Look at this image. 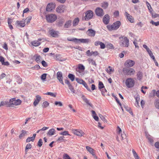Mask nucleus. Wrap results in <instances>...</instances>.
Returning <instances> with one entry per match:
<instances>
[{"instance_id":"26","label":"nucleus","mask_w":159,"mask_h":159,"mask_svg":"<svg viewBox=\"0 0 159 159\" xmlns=\"http://www.w3.org/2000/svg\"><path fill=\"white\" fill-rule=\"evenodd\" d=\"M16 23L18 25H20L21 27H24L25 25V22L23 21H17Z\"/></svg>"},{"instance_id":"17","label":"nucleus","mask_w":159,"mask_h":159,"mask_svg":"<svg viewBox=\"0 0 159 159\" xmlns=\"http://www.w3.org/2000/svg\"><path fill=\"white\" fill-rule=\"evenodd\" d=\"M86 148L87 150L90 152V153L92 155L94 158H97V157L95 155L94 153V150L92 148L88 146H86Z\"/></svg>"},{"instance_id":"11","label":"nucleus","mask_w":159,"mask_h":159,"mask_svg":"<svg viewBox=\"0 0 159 159\" xmlns=\"http://www.w3.org/2000/svg\"><path fill=\"white\" fill-rule=\"evenodd\" d=\"M135 64V62L133 61L128 60L125 63L124 65L127 67H132Z\"/></svg>"},{"instance_id":"39","label":"nucleus","mask_w":159,"mask_h":159,"mask_svg":"<svg viewBox=\"0 0 159 159\" xmlns=\"http://www.w3.org/2000/svg\"><path fill=\"white\" fill-rule=\"evenodd\" d=\"M22 133L20 134V135L19 136V137L20 139L21 138L25 136V134H26L27 132L24 130H22Z\"/></svg>"},{"instance_id":"5","label":"nucleus","mask_w":159,"mask_h":159,"mask_svg":"<svg viewBox=\"0 0 159 159\" xmlns=\"http://www.w3.org/2000/svg\"><path fill=\"white\" fill-rule=\"evenodd\" d=\"M123 72L126 75L130 76L134 75L135 73L134 70L131 68H124L123 69Z\"/></svg>"},{"instance_id":"59","label":"nucleus","mask_w":159,"mask_h":159,"mask_svg":"<svg viewBox=\"0 0 159 159\" xmlns=\"http://www.w3.org/2000/svg\"><path fill=\"white\" fill-rule=\"evenodd\" d=\"M113 14L116 17L118 16L119 15V11H116L114 12Z\"/></svg>"},{"instance_id":"47","label":"nucleus","mask_w":159,"mask_h":159,"mask_svg":"<svg viewBox=\"0 0 159 159\" xmlns=\"http://www.w3.org/2000/svg\"><path fill=\"white\" fill-rule=\"evenodd\" d=\"M155 107L158 109H159V100H157L154 103Z\"/></svg>"},{"instance_id":"62","label":"nucleus","mask_w":159,"mask_h":159,"mask_svg":"<svg viewBox=\"0 0 159 159\" xmlns=\"http://www.w3.org/2000/svg\"><path fill=\"white\" fill-rule=\"evenodd\" d=\"M92 55H93V56H96L98 55L99 54V53L97 51H96L95 52L92 51Z\"/></svg>"},{"instance_id":"9","label":"nucleus","mask_w":159,"mask_h":159,"mask_svg":"<svg viewBox=\"0 0 159 159\" xmlns=\"http://www.w3.org/2000/svg\"><path fill=\"white\" fill-rule=\"evenodd\" d=\"M66 6L64 5H61L58 7L56 9V11L59 13H62L66 10Z\"/></svg>"},{"instance_id":"8","label":"nucleus","mask_w":159,"mask_h":159,"mask_svg":"<svg viewBox=\"0 0 159 159\" xmlns=\"http://www.w3.org/2000/svg\"><path fill=\"white\" fill-rule=\"evenodd\" d=\"M93 17V12L92 11H87L85 13V16L84 17L85 20H88L91 19Z\"/></svg>"},{"instance_id":"33","label":"nucleus","mask_w":159,"mask_h":159,"mask_svg":"<svg viewBox=\"0 0 159 159\" xmlns=\"http://www.w3.org/2000/svg\"><path fill=\"white\" fill-rule=\"evenodd\" d=\"M79 20L78 18H76L74 19L73 21V25L75 26L78 24Z\"/></svg>"},{"instance_id":"20","label":"nucleus","mask_w":159,"mask_h":159,"mask_svg":"<svg viewBox=\"0 0 159 159\" xmlns=\"http://www.w3.org/2000/svg\"><path fill=\"white\" fill-rule=\"evenodd\" d=\"M41 99V98L40 96L39 95H37L36 96V99L33 103L34 105L35 106H36L40 101Z\"/></svg>"},{"instance_id":"7","label":"nucleus","mask_w":159,"mask_h":159,"mask_svg":"<svg viewBox=\"0 0 159 159\" xmlns=\"http://www.w3.org/2000/svg\"><path fill=\"white\" fill-rule=\"evenodd\" d=\"M21 101L19 99H16V98H13L10 100L9 103L10 107L11 105L17 106L20 105L21 103Z\"/></svg>"},{"instance_id":"31","label":"nucleus","mask_w":159,"mask_h":159,"mask_svg":"<svg viewBox=\"0 0 159 159\" xmlns=\"http://www.w3.org/2000/svg\"><path fill=\"white\" fill-rule=\"evenodd\" d=\"M82 98L83 99V100L86 102V103L88 104L89 105L91 106V103L89 102V101L88 100V99L85 97V96L83 95L82 96Z\"/></svg>"},{"instance_id":"38","label":"nucleus","mask_w":159,"mask_h":159,"mask_svg":"<svg viewBox=\"0 0 159 159\" xmlns=\"http://www.w3.org/2000/svg\"><path fill=\"white\" fill-rule=\"evenodd\" d=\"M77 69L80 70L84 71L85 69V67L83 65L80 64L79 65L78 68Z\"/></svg>"},{"instance_id":"57","label":"nucleus","mask_w":159,"mask_h":159,"mask_svg":"<svg viewBox=\"0 0 159 159\" xmlns=\"http://www.w3.org/2000/svg\"><path fill=\"white\" fill-rule=\"evenodd\" d=\"M41 63L43 66L44 67H46L48 66L47 63L44 61H43L41 62Z\"/></svg>"},{"instance_id":"54","label":"nucleus","mask_w":159,"mask_h":159,"mask_svg":"<svg viewBox=\"0 0 159 159\" xmlns=\"http://www.w3.org/2000/svg\"><path fill=\"white\" fill-rule=\"evenodd\" d=\"M132 152L134 156V157L135 158L139 157L136 152L134 151V149H133L132 150Z\"/></svg>"},{"instance_id":"63","label":"nucleus","mask_w":159,"mask_h":159,"mask_svg":"<svg viewBox=\"0 0 159 159\" xmlns=\"http://www.w3.org/2000/svg\"><path fill=\"white\" fill-rule=\"evenodd\" d=\"M64 21L62 20H61L59 21V22L58 23V25H59V26H61L62 25H63Z\"/></svg>"},{"instance_id":"28","label":"nucleus","mask_w":159,"mask_h":159,"mask_svg":"<svg viewBox=\"0 0 159 159\" xmlns=\"http://www.w3.org/2000/svg\"><path fill=\"white\" fill-rule=\"evenodd\" d=\"M146 4L150 12H151L153 11V10L151 7L150 4L147 1H146Z\"/></svg>"},{"instance_id":"25","label":"nucleus","mask_w":159,"mask_h":159,"mask_svg":"<svg viewBox=\"0 0 159 159\" xmlns=\"http://www.w3.org/2000/svg\"><path fill=\"white\" fill-rule=\"evenodd\" d=\"M15 78L18 84H20L21 83L22 80L20 76L17 75H15Z\"/></svg>"},{"instance_id":"24","label":"nucleus","mask_w":159,"mask_h":159,"mask_svg":"<svg viewBox=\"0 0 159 159\" xmlns=\"http://www.w3.org/2000/svg\"><path fill=\"white\" fill-rule=\"evenodd\" d=\"M32 45L34 46H37L40 44V43L39 41L35 40L32 42L31 43Z\"/></svg>"},{"instance_id":"61","label":"nucleus","mask_w":159,"mask_h":159,"mask_svg":"<svg viewBox=\"0 0 159 159\" xmlns=\"http://www.w3.org/2000/svg\"><path fill=\"white\" fill-rule=\"evenodd\" d=\"M101 92H102V95L103 96H105V94H104V93L105 92H107V91L106 90V89L104 88V89H101V90H100Z\"/></svg>"},{"instance_id":"16","label":"nucleus","mask_w":159,"mask_h":159,"mask_svg":"<svg viewBox=\"0 0 159 159\" xmlns=\"http://www.w3.org/2000/svg\"><path fill=\"white\" fill-rule=\"evenodd\" d=\"M110 16L107 14L105 15L103 17L102 21L104 23L105 25L108 24L109 22Z\"/></svg>"},{"instance_id":"40","label":"nucleus","mask_w":159,"mask_h":159,"mask_svg":"<svg viewBox=\"0 0 159 159\" xmlns=\"http://www.w3.org/2000/svg\"><path fill=\"white\" fill-rule=\"evenodd\" d=\"M49 105V103L48 102L45 101L43 103L42 106L43 108H45L47 107Z\"/></svg>"},{"instance_id":"21","label":"nucleus","mask_w":159,"mask_h":159,"mask_svg":"<svg viewBox=\"0 0 159 159\" xmlns=\"http://www.w3.org/2000/svg\"><path fill=\"white\" fill-rule=\"evenodd\" d=\"M36 136V134H34L33 135V136L32 137H29L27 138V139L26 140V142L27 143H28L31 141L33 142Z\"/></svg>"},{"instance_id":"23","label":"nucleus","mask_w":159,"mask_h":159,"mask_svg":"<svg viewBox=\"0 0 159 159\" xmlns=\"http://www.w3.org/2000/svg\"><path fill=\"white\" fill-rule=\"evenodd\" d=\"M55 130L54 129H50L47 133V135L49 136H52L54 134Z\"/></svg>"},{"instance_id":"58","label":"nucleus","mask_w":159,"mask_h":159,"mask_svg":"<svg viewBox=\"0 0 159 159\" xmlns=\"http://www.w3.org/2000/svg\"><path fill=\"white\" fill-rule=\"evenodd\" d=\"M92 52H90V50H88L86 52V55L88 56H91L92 55Z\"/></svg>"},{"instance_id":"3","label":"nucleus","mask_w":159,"mask_h":159,"mask_svg":"<svg viewBox=\"0 0 159 159\" xmlns=\"http://www.w3.org/2000/svg\"><path fill=\"white\" fill-rule=\"evenodd\" d=\"M46 19L48 22L52 23L54 22L57 19V16L54 14H51L46 16Z\"/></svg>"},{"instance_id":"41","label":"nucleus","mask_w":159,"mask_h":159,"mask_svg":"<svg viewBox=\"0 0 159 159\" xmlns=\"http://www.w3.org/2000/svg\"><path fill=\"white\" fill-rule=\"evenodd\" d=\"M47 74L46 73H44L42 74L41 76V79L43 81H44L46 78V76Z\"/></svg>"},{"instance_id":"60","label":"nucleus","mask_w":159,"mask_h":159,"mask_svg":"<svg viewBox=\"0 0 159 159\" xmlns=\"http://www.w3.org/2000/svg\"><path fill=\"white\" fill-rule=\"evenodd\" d=\"M100 48L101 49H104L105 48V45L104 43L101 42V43H100Z\"/></svg>"},{"instance_id":"35","label":"nucleus","mask_w":159,"mask_h":159,"mask_svg":"<svg viewBox=\"0 0 159 159\" xmlns=\"http://www.w3.org/2000/svg\"><path fill=\"white\" fill-rule=\"evenodd\" d=\"M68 76L72 81H73L74 80L75 76L73 74H69Z\"/></svg>"},{"instance_id":"29","label":"nucleus","mask_w":159,"mask_h":159,"mask_svg":"<svg viewBox=\"0 0 159 159\" xmlns=\"http://www.w3.org/2000/svg\"><path fill=\"white\" fill-rule=\"evenodd\" d=\"M31 148V145L30 143L27 144L25 147V154H27V152H28V150L30 149Z\"/></svg>"},{"instance_id":"45","label":"nucleus","mask_w":159,"mask_h":159,"mask_svg":"<svg viewBox=\"0 0 159 159\" xmlns=\"http://www.w3.org/2000/svg\"><path fill=\"white\" fill-rule=\"evenodd\" d=\"M32 19L31 16H29L26 18V19H25V22H26L27 24L29 23L30 20H31Z\"/></svg>"},{"instance_id":"64","label":"nucleus","mask_w":159,"mask_h":159,"mask_svg":"<svg viewBox=\"0 0 159 159\" xmlns=\"http://www.w3.org/2000/svg\"><path fill=\"white\" fill-rule=\"evenodd\" d=\"M155 146L157 148H159V142H157L155 144Z\"/></svg>"},{"instance_id":"48","label":"nucleus","mask_w":159,"mask_h":159,"mask_svg":"<svg viewBox=\"0 0 159 159\" xmlns=\"http://www.w3.org/2000/svg\"><path fill=\"white\" fill-rule=\"evenodd\" d=\"M56 105H58L59 106L61 107L63 106V104L61 102L56 101L54 103Z\"/></svg>"},{"instance_id":"51","label":"nucleus","mask_w":159,"mask_h":159,"mask_svg":"<svg viewBox=\"0 0 159 159\" xmlns=\"http://www.w3.org/2000/svg\"><path fill=\"white\" fill-rule=\"evenodd\" d=\"M46 94L47 95H50L51 96L54 97H56V95L55 94L51 92H48L46 93Z\"/></svg>"},{"instance_id":"10","label":"nucleus","mask_w":159,"mask_h":159,"mask_svg":"<svg viewBox=\"0 0 159 159\" xmlns=\"http://www.w3.org/2000/svg\"><path fill=\"white\" fill-rule=\"evenodd\" d=\"M95 12L97 16L100 17L103 16L104 14L103 9L100 7L97 8L95 10Z\"/></svg>"},{"instance_id":"6","label":"nucleus","mask_w":159,"mask_h":159,"mask_svg":"<svg viewBox=\"0 0 159 159\" xmlns=\"http://www.w3.org/2000/svg\"><path fill=\"white\" fill-rule=\"evenodd\" d=\"M125 83L128 88H131L134 86L135 84V81L133 78H128L126 80Z\"/></svg>"},{"instance_id":"4","label":"nucleus","mask_w":159,"mask_h":159,"mask_svg":"<svg viewBox=\"0 0 159 159\" xmlns=\"http://www.w3.org/2000/svg\"><path fill=\"white\" fill-rule=\"evenodd\" d=\"M120 22L119 21H117L111 25L107 26V28L109 30H116L120 27Z\"/></svg>"},{"instance_id":"56","label":"nucleus","mask_w":159,"mask_h":159,"mask_svg":"<svg viewBox=\"0 0 159 159\" xmlns=\"http://www.w3.org/2000/svg\"><path fill=\"white\" fill-rule=\"evenodd\" d=\"M64 159H71L69 156L67 154H65L63 155Z\"/></svg>"},{"instance_id":"32","label":"nucleus","mask_w":159,"mask_h":159,"mask_svg":"<svg viewBox=\"0 0 159 159\" xmlns=\"http://www.w3.org/2000/svg\"><path fill=\"white\" fill-rule=\"evenodd\" d=\"M71 21L70 20H69L66 21L64 25V27L65 28H68L70 25Z\"/></svg>"},{"instance_id":"43","label":"nucleus","mask_w":159,"mask_h":159,"mask_svg":"<svg viewBox=\"0 0 159 159\" xmlns=\"http://www.w3.org/2000/svg\"><path fill=\"white\" fill-rule=\"evenodd\" d=\"M69 89L73 93H75V91L74 89L72 86V85L70 84L68 86Z\"/></svg>"},{"instance_id":"2","label":"nucleus","mask_w":159,"mask_h":159,"mask_svg":"<svg viewBox=\"0 0 159 159\" xmlns=\"http://www.w3.org/2000/svg\"><path fill=\"white\" fill-rule=\"evenodd\" d=\"M119 39L121 40L120 42V44L121 47H127L129 45V40L126 37H120Z\"/></svg>"},{"instance_id":"36","label":"nucleus","mask_w":159,"mask_h":159,"mask_svg":"<svg viewBox=\"0 0 159 159\" xmlns=\"http://www.w3.org/2000/svg\"><path fill=\"white\" fill-rule=\"evenodd\" d=\"M104 88V86L103 83L101 81H99V83H98L99 89H100V90H101V89H102L103 88Z\"/></svg>"},{"instance_id":"15","label":"nucleus","mask_w":159,"mask_h":159,"mask_svg":"<svg viewBox=\"0 0 159 159\" xmlns=\"http://www.w3.org/2000/svg\"><path fill=\"white\" fill-rule=\"evenodd\" d=\"M55 5L53 3H51L48 4L46 8V11H51L53 9L55 8Z\"/></svg>"},{"instance_id":"19","label":"nucleus","mask_w":159,"mask_h":159,"mask_svg":"<svg viewBox=\"0 0 159 159\" xmlns=\"http://www.w3.org/2000/svg\"><path fill=\"white\" fill-rule=\"evenodd\" d=\"M125 15L127 17L128 20L131 23L134 22V19H133V17L129 14L127 12H125Z\"/></svg>"},{"instance_id":"22","label":"nucleus","mask_w":159,"mask_h":159,"mask_svg":"<svg viewBox=\"0 0 159 159\" xmlns=\"http://www.w3.org/2000/svg\"><path fill=\"white\" fill-rule=\"evenodd\" d=\"M137 78L139 80H141L142 79L143 77V74L141 72L139 71L137 73Z\"/></svg>"},{"instance_id":"13","label":"nucleus","mask_w":159,"mask_h":159,"mask_svg":"<svg viewBox=\"0 0 159 159\" xmlns=\"http://www.w3.org/2000/svg\"><path fill=\"white\" fill-rule=\"evenodd\" d=\"M72 131L75 134L80 137L83 136L84 134L82 130L80 129H73Z\"/></svg>"},{"instance_id":"27","label":"nucleus","mask_w":159,"mask_h":159,"mask_svg":"<svg viewBox=\"0 0 159 159\" xmlns=\"http://www.w3.org/2000/svg\"><path fill=\"white\" fill-rule=\"evenodd\" d=\"M76 71L77 72V74L79 75H83L84 74V71L80 70L78 69H76Z\"/></svg>"},{"instance_id":"1","label":"nucleus","mask_w":159,"mask_h":159,"mask_svg":"<svg viewBox=\"0 0 159 159\" xmlns=\"http://www.w3.org/2000/svg\"><path fill=\"white\" fill-rule=\"evenodd\" d=\"M67 40L69 41H73L76 43H88L90 42V40L89 39H78L76 38L70 39L68 38Z\"/></svg>"},{"instance_id":"46","label":"nucleus","mask_w":159,"mask_h":159,"mask_svg":"<svg viewBox=\"0 0 159 159\" xmlns=\"http://www.w3.org/2000/svg\"><path fill=\"white\" fill-rule=\"evenodd\" d=\"M43 144L42 140L41 139H40L37 145L39 147H40Z\"/></svg>"},{"instance_id":"12","label":"nucleus","mask_w":159,"mask_h":159,"mask_svg":"<svg viewBox=\"0 0 159 159\" xmlns=\"http://www.w3.org/2000/svg\"><path fill=\"white\" fill-rule=\"evenodd\" d=\"M49 33L50 36L52 37L56 38L58 37L59 36V32L55 31L53 30H50L49 31Z\"/></svg>"},{"instance_id":"37","label":"nucleus","mask_w":159,"mask_h":159,"mask_svg":"<svg viewBox=\"0 0 159 159\" xmlns=\"http://www.w3.org/2000/svg\"><path fill=\"white\" fill-rule=\"evenodd\" d=\"M41 59L42 57L41 56H37L36 57L35 61L37 63H39L40 62Z\"/></svg>"},{"instance_id":"44","label":"nucleus","mask_w":159,"mask_h":159,"mask_svg":"<svg viewBox=\"0 0 159 159\" xmlns=\"http://www.w3.org/2000/svg\"><path fill=\"white\" fill-rule=\"evenodd\" d=\"M150 13L151 14L152 17L153 18H155L159 16V15L158 14L156 13H153L152 12V11Z\"/></svg>"},{"instance_id":"42","label":"nucleus","mask_w":159,"mask_h":159,"mask_svg":"<svg viewBox=\"0 0 159 159\" xmlns=\"http://www.w3.org/2000/svg\"><path fill=\"white\" fill-rule=\"evenodd\" d=\"M89 63L91 64L92 65L95 66H96V64L94 61L92 59H89Z\"/></svg>"},{"instance_id":"34","label":"nucleus","mask_w":159,"mask_h":159,"mask_svg":"<svg viewBox=\"0 0 159 159\" xmlns=\"http://www.w3.org/2000/svg\"><path fill=\"white\" fill-rule=\"evenodd\" d=\"M6 105H7L8 107H10L9 102L7 101H2L1 102V105H2V106H4Z\"/></svg>"},{"instance_id":"50","label":"nucleus","mask_w":159,"mask_h":159,"mask_svg":"<svg viewBox=\"0 0 159 159\" xmlns=\"http://www.w3.org/2000/svg\"><path fill=\"white\" fill-rule=\"evenodd\" d=\"M147 138L148 140L150 142V143H153V140L152 137L151 136H149L147 137Z\"/></svg>"},{"instance_id":"52","label":"nucleus","mask_w":159,"mask_h":159,"mask_svg":"<svg viewBox=\"0 0 159 159\" xmlns=\"http://www.w3.org/2000/svg\"><path fill=\"white\" fill-rule=\"evenodd\" d=\"M150 23L153 25H154L156 26H157L159 25V21H157V22H155L153 20H152L150 22Z\"/></svg>"},{"instance_id":"55","label":"nucleus","mask_w":159,"mask_h":159,"mask_svg":"<svg viewBox=\"0 0 159 159\" xmlns=\"http://www.w3.org/2000/svg\"><path fill=\"white\" fill-rule=\"evenodd\" d=\"M121 140H123L124 139H125L126 138V135L124 133H123L121 134Z\"/></svg>"},{"instance_id":"14","label":"nucleus","mask_w":159,"mask_h":159,"mask_svg":"<svg viewBox=\"0 0 159 159\" xmlns=\"http://www.w3.org/2000/svg\"><path fill=\"white\" fill-rule=\"evenodd\" d=\"M57 78L59 82L62 85H64V83L63 81V77L62 76V73L61 71H58L57 73Z\"/></svg>"},{"instance_id":"53","label":"nucleus","mask_w":159,"mask_h":159,"mask_svg":"<svg viewBox=\"0 0 159 159\" xmlns=\"http://www.w3.org/2000/svg\"><path fill=\"white\" fill-rule=\"evenodd\" d=\"M60 134L61 135H69L68 132L67 131H65L62 132H61Z\"/></svg>"},{"instance_id":"30","label":"nucleus","mask_w":159,"mask_h":159,"mask_svg":"<svg viewBox=\"0 0 159 159\" xmlns=\"http://www.w3.org/2000/svg\"><path fill=\"white\" fill-rule=\"evenodd\" d=\"M108 5V4L107 2H104L102 3L101 7L104 9H106Z\"/></svg>"},{"instance_id":"49","label":"nucleus","mask_w":159,"mask_h":159,"mask_svg":"<svg viewBox=\"0 0 159 159\" xmlns=\"http://www.w3.org/2000/svg\"><path fill=\"white\" fill-rule=\"evenodd\" d=\"M75 80L78 83L80 84H82L83 82H84V80H83L77 78H76Z\"/></svg>"},{"instance_id":"18","label":"nucleus","mask_w":159,"mask_h":159,"mask_svg":"<svg viewBox=\"0 0 159 159\" xmlns=\"http://www.w3.org/2000/svg\"><path fill=\"white\" fill-rule=\"evenodd\" d=\"M86 33L89 36L91 37H94L95 35L96 31L92 29H89Z\"/></svg>"}]
</instances>
